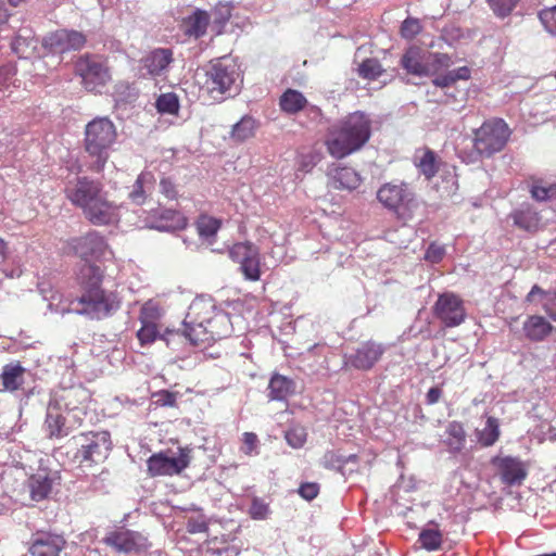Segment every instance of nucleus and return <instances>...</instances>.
Returning <instances> with one entry per match:
<instances>
[{"label": "nucleus", "mask_w": 556, "mask_h": 556, "mask_svg": "<svg viewBox=\"0 0 556 556\" xmlns=\"http://www.w3.org/2000/svg\"><path fill=\"white\" fill-rule=\"evenodd\" d=\"M344 459V470L346 473L351 475L353 472H358V456L356 454H351L349 456H343Z\"/></svg>", "instance_id": "obj_59"}, {"label": "nucleus", "mask_w": 556, "mask_h": 556, "mask_svg": "<svg viewBox=\"0 0 556 556\" xmlns=\"http://www.w3.org/2000/svg\"><path fill=\"white\" fill-rule=\"evenodd\" d=\"M432 83H433L434 86L441 87V88L450 87L453 84H455L454 78L452 77L450 72H447L444 75L437 76L432 80Z\"/></svg>", "instance_id": "obj_60"}, {"label": "nucleus", "mask_w": 556, "mask_h": 556, "mask_svg": "<svg viewBox=\"0 0 556 556\" xmlns=\"http://www.w3.org/2000/svg\"><path fill=\"white\" fill-rule=\"evenodd\" d=\"M377 200L404 224L415 219L421 207V202L406 182L383 184L377 191Z\"/></svg>", "instance_id": "obj_5"}, {"label": "nucleus", "mask_w": 556, "mask_h": 556, "mask_svg": "<svg viewBox=\"0 0 556 556\" xmlns=\"http://www.w3.org/2000/svg\"><path fill=\"white\" fill-rule=\"evenodd\" d=\"M429 525L434 526V528L422 529L419 533L418 541L426 551H438L442 546L443 534L434 521H430Z\"/></svg>", "instance_id": "obj_34"}, {"label": "nucleus", "mask_w": 556, "mask_h": 556, "mask_svg": "<svg viewBox=\"0 0 556 556\" xmlns=\"http://www.w3.org/2000/svg\"><path fill=\"white\" fill-rule=\"evenodd\" d=\"M420 30L421 26L417 18L407 17L401 25V35L406 39L414 38Z\"/></svg>", "instance_id": "obj_49"}, {"label": "nucleus", "mask_w": 556, "mask_h": 556, "mask_svg": "<svg viewBox=\"0 0 556 556\" xmlns=\"http://www.w3.org/2000/svg\"><path fill=\"white\" fill-rule=\"evenodd\" d=\"M382 72L383 70L381 64L376 59H366L361 63L358 67L359 76L369 80L378 78Z\"/></svg>", "instance_id": "obj_42"}, {"label": "nucleus", "mask_w": 556, "mask_h": 556, "mask_svg": "<svg viewBox=\"0 0 556 556\" xmlns=\"http://www.w3.org/2000/svg\"><path fill=\"white\" fill-rule=\"evenodd\" d=\"M103 543L117 553H132L147 549L150 544L148 539L139 532L126 528H116L106 533Z\"/></svg>", "instance_id": "obj_13"}, {"label": "nucleus", "mask_w": 556, "mask_h": 556, "mask_svg": "<svg viewBox=\"0 0 556 556\" xmlns=\"http://www.w3.org/2000/svg\"><path fill=\"white\" fill-rule=\"evenodd\" d=\"M182 333L193 345H198L210 340L204 327L200 328L194 324L188 323L186 319L184 321Z\"/></svg>", "instance_id": "obj_41"}, {"label": "nucleus", "mask_w": 556, "mask_h": 556, "mask_svg": "<svg viewBox=\"0 0 556 556\" xmlns=\"http://www.w3.org/2000/svg\"><path fill=\"white\" fill-rule=\"evenodd\" d=\"M156 336L157 328L155 324H144L137 332V338L142 345L152 343Z\"/></svg>", "instance_id": "obj_50"}, {"label": "nucleus", "mask_w": 556, "mask_h": 556, "mask_svg": "<svg viewBox=\"0 0 556 556\" xmlns=\"http://www.w3.org/2000/svg\"><path fill=\"white\" fill-rule=\"evenodd\" d=\"M256 127V121L250 115H244L232 126L229 137L233 142L242 143L254 136Z\"/></svg>", "instance_id": "obj_31"}, {"label": "nucleus", "mask_w": 556, "mask_h": 556, "mask_svg": "<svg viewBox=\"0 0 556 556\" xmlns=\"http://www.w3.org/2000/svg\"><path fill=\"white\" fill-rule=\"evenodd\" d=\"M16 75V66L8 63L0 66V91L10 86L12 78Z\"/></svg>", "instance_id": "obj_53"}, {"label": "nucleus", "mask_w": 556, "mask_h": 556, "mask_svg": "<svg viewBox=\"0 0 556 556\" xmlns=\"http://www.w3.org/2000/svg\"><path fill=\"white\" fill-rule=\"evenodd\" d=\"M432 314L445 328L458 327L467 318L464 300L454 292L439 294Z\"/></svg>", "instance_id": "obj_11"}, {"label": "nucleus", "mask_w": 556, "mask_h": 556, "mask_svg": "<svg viewBox=\"0 0 556 556\" xmlns=\"http://www.w3.org/2000/svg\"><path fill=\"white\" fill-rule=\"evenodd\" d=\"M146 178V174H140L134 184V189L129 193V198L136 204H142L144 202L146 195L143 190V181Z\"/></svg>", "instance_id": "obj_52"}, {"label": "nucleus", "mask_w": 556, "mask_h": 556, "mask_svg": "<svg viewBox=\"0 0 556 556\" xmlns=\"http://www.w3.org/2000/svg\"><path fill=\"white\" fill-rule=\"evenodd\" d=\"M73 439L78 445L74 462L84 470L103 464L113 446L111 433L106 430L81 432Z\"/></svg>", "instance_id": "obj_6"}, {"label": "nucleus", "mask_w": 556, "mask_h": 556, "mask_svg": "<svg viewBox=\"0 0 556 556\" xmlns=\"http://www.w3.org/2000/svg\"><path fill=\"white\" fill-rule=\"evenodd\" d=\"M64 546L63 536L41 531L33 535L28 551L31 556H60Z\"/></svg>", "instance_id": "obj_18"}, {"label": "nucleus", "mask_w": 556, "mask_h": 556, "mask_svg": "<svg viewBox=\"0 0 556 556\" xmlns=\"http://www.w3.org/2000/svg\"><path fill=\"white\" fill-rule=\"evenodd\" d=\"M160 190L169 200H176L178 197L176 186L169 177H163L161 179Z\"/></svg>", "instance_id": "obj_55"}, {"label": "nucleus", "mask_w": 556, "mask_h": 556, "mask_svg": "<svg viewBox=\"0 0 556 556\" xmlns=\"http://www.w3.org/2000/svg\"><path fill=\"white\" fill-rule=\"evenodd\" d=\"M77 71L83 79V84L88 91H98L110 79L108 68L92 59H81L77 63Z\"/></svg>", "instance_id": "obj_17"}, {"label": "nucleus", "mask_w": 556, "mask_h": 556, "mask_svg": "<svg viewBox=\"0 0 556 556\" xmlns=\"http://www.w3.org/2000/svg\"><path fill=\"white\" fill-rule=\"evenodd\" d=\"M260 440L254 432H244L242 434L241 452L247 456L258 454Z\"/></svg>", "instance_id": "obj_48"}, {"label": "nucleus", "mask_w": 556, "mask_h": 556, "mask_svg": "<svg viewBox=\"0 0 556 556\" xmlns=\"http://www.w3.org/2000/svg\"><path fill=\"white\" fill-rule=\"evenodd\" d=\"M285 437L290 446L293 448H300L307 440V432L304 427L294 426L287 430Z\"/></svg>", "instance_id": "obj_44"}, {"label": "nucleus", "mask_w": 556, "mask_h": 556, "mask_svg": "<svg viewBox=\"0 0 556 556\" xmlns=\"http://www.w3.org/2000/svg\"><path fill=\"white\" fill-rule=\"evenodd\" d=\"M444 253L443 245H429L425 253V260L432 264L439 263L444 256Z\"/></svg>", "instance_id": "obj_57"}, {"label": "nucleus", "mask_w": 556, "mask_h": 556, "mask_svg": "<svg viewBox=\"0 0 556 556\" xmlns=\"http://www.w3.org/2000/svg\"><path fill=\"white\" fill-rule=\"evenodd\" d=\"M510 136L507 124L503 119L484 122L475 130V150L484 157H490L504 149Z\"/></svg>", "instance_id": "obj_8"}, {"label": "nucleus", "mask_w": 556, "mask_h": 556, "mask_svg": "<svg viewBox=\"0 0 556 556\" xmlns=\"http://www.w3.org/2000/svg\"><path fill=\"white\" fill-rule=\"evenodd\" d=\"M522 330L528 340L541 342L551 334L553 326L543 316L531 315L523 323Z\"/></svg>", "instance_id": "obj_22"}, {"label": "nucleus", "mask_w": 556, "mask_h": 556, "mask_svg": "<svg viewBox=\"0 0 556 556\" xmlns=\"http://www.w3.org/2000/svg\"><path fill=\"white\" fill-rule=\"evenodd\" d=\"M433 59V64H438L439 66H448L450 58L447 54L435 53Z\"/></svg>", "instance_id": "obj_63"}, {"label": "nucleus", "mask_w": 556, "mask_h": 556, "mask_svg": "<svg viewBox=\"0 0 556 556\" xmlns=\"http://www.w3.org/2000/svg\"><path fill=\"white\" fill-rule=\"evenodd\" d=\"M329 176L332 180V187L338 190H355L359 187L362 178L359 174L352 167L337 166L329 170Z\"/></svg>", "instance_id": "obj_21"}, {"label": "nucleus", "mask_w": 556, "mask_h": 556, "mask_svg": "<svg viewBox=\"0 0 556 556\" xmlns=\"http://www.w3.org/2000/svg\"><path fill=\"white\" fill-rule=\"evenodd\" d=\"M173 61V53L169 49H155L141 60L142 75L159 76Z\"/></svg>", "instance_id": "obj_20"}, {"label": "nucleus", "mask_w": 556, "mask_h": 556, "mask_svg": "<svg viewBox=\"0 0 556 556\" xmlns=\"http://www.w3.org/2000/svg\"><path fill=\"white\" fill-rule=\"evenodd\" d=\"M155 106L161 114H177L179 110V99L174 92L161 94L156 99Z\"/></svg>", "instance_id": "obj_40"}, {"label": "nucleus", "mask_w": 556, "mask_h": 556, "mask_svg": "<svg viewBox=\"0 0 556 556\" xmlns=\"http://www.w3.org/2000/svg\"><path fill=\"white\" fill-rule=\"evenodd\" d=\"M231 16V10L228 5L219 4L214 10V22L220 26L225 25Z\"/></svg>", "instance_id": "obj_58"}, {"label": "nucleus", "mask_w": 556, "mask_h": 556, "mask_svg": "<svg viewBox=\"0 0 556 556\" xmlns=\"http://www.w3.org/2000/svg\"><path fill=\"white\" fill-rule=\"evenodd\" d=\"M210 22L208 14L203 10H195L187 20L188 34L199 38L202 37L207 29Z\"/></svg>", "instance_id": "obj_37"}, {"label": "nucleus", "mask_w": 556, "mask_h": 556, "mask_svg": "<svg viewBox=\"0 0 556 556\" xmlns=\"http://www.w3.org/2000/svg\"><path fill=\"white\" fill-rule=\"evenodd\" d=\"M188 218L176 210H163L159 218L151 224V228L160 231H177L185 229Z\"/></svg>", "instance_id": "obj_24"}, {"label": "nucleus", "mask_w": 556, "mask_h": 556, "mask_svg": "<svg viewBox=\"0 0 556 556\" xmlns=\"http://www.w3.org/2000/svg\"><path fill=\"white\" fill-rule=\"evenodd\" d=\"M467 441L465 428L459 421H451L446 426L444 443L451 453L460 452Z\"/></svg>", "instance_id": "obj_27"}, {"label": "nucleus", "mask_w": 556, "mask_h": 556, "mask_svg": "<svg viewBox=\"0 0 556 556\" xmlns=\"http://www.w3.org/2000/svg\"><path fill=\"white\" fill-rule=\"evenodd\" d=\"M204 86L214 98L233 96L240 90V73L238 66L226 56L211 60L204 67Z\"/></svg>", "instance_id": "obj_7"}, {"label": "nucleus", "mask_w": 556, "mask_h": 556, "mask_svg": "<svg viewBox=\"0 0 556 556\" xmlns=\"http://www.w3.org/2000/svg\"><path fill=\"white\" fill-rule=\"evenodd\" d=\"M540 295L543 299L542 307L545 311V313L556 321V291L551 293L547 291H544L542 288H540L538 285H534L530 292L526 296L527 302H534L535 296Z\"/></svg>", "instance_id": "obj_33"}, {"label": "nucleus", "mask_w": 556, "mask_h": 556, "mask_svg": "<svg viewBox=\"0 0 556 556\" xmlns=\"http://www.w3.org/2000/svg\"><path fill=\"white\" fill-rule=\"evenodd\" d=\"M384 354V346L372 340L359 344L355 352L346 357L345 365L357 370H370Z\"/></svg>", "instance_id": "obj_16"}, {"label": "nucleus", "mask_w": 556, "mask_h": 556, "mask_svg": "<svg viewBox=\"0 0 556 556\" xmlns=\"http://www.w3.org/2000/svg\"><path fill=\"white\" fill-rule=\"evenodd\" d=\"M117 138L116 128L108 117H97L85 127L84 164L92 173H101Z\"/></svg>", "instance_id": "obj_4"}, {"label": "nucleus", "mask_w": 556, "mask_h": 556, "mask_svg": "<svg viewBox=\"0 0 556 556\" xmlns=\"http://www.w3.org/2000/svg\"><path fill=\"white\" fill-rule=\"evenodd\" d=\"M83 425V419L62 410L56 401L48 404L42 430L48 440L55 441L68 437Z\"/></svg>", "instance_id": "obj_9"}, {"label": "nucleus", "mask_w": 556, "mask_h": 556, "mask_svg": "<svg viewBox=\"0 0 556 556\" xmlns=\"http://www.w3.org/2000/svg\"><path fill=\"white\" fill-rule=\"evenodd\" d=\"M229 317L223 311H216V313L205 323L203 327L210 338V340H219L225 338L229 332Z\"/></svg>", "instance_id": "obj_28"}, {"label": "nucleus", "mask_w": 556, "mask_h": 556, "mask_svg": "<svg viewBox=\"0 0 556 556\" xmlns=\"http://www.w3.org/2000/svg\"><path fill=\"white\" fill-rule=\"evenodd\" d=\"M491 465L496 468L503 484L521 485L528 477V465L516 456H494Z\"/></svg>", "instance_id": "obj_14"}, {"label": "nucleus", "mask_w": 556, "mask_h": 556, "mask_svg": "<svg viewBox=\"0 0 556 556\" xmlns=\"http://www.w3.org/2000/svg\"><path fill=\"white\" fill-rule=\"evenodd\" d=\"M401 65L408 74L416 76H429L434 72L431 64L425 60L422 51L417 47L406 50L401 59Z\"/></svg>", "instance_id": "obj_19"}, {"label": "nucleus", "mask_w": 556, "mask_h": 556, "mask_svg": "<svg viewBox=\"0 0 556 556\" xmlns=\"http://www.w3.org/2000/svg\"><path fill=\"white\" fill-rule=\"evenodd\" d=\"M229 256L239 265V269L247 280H260L261 256L255 245H231Z\"/></svg>", "instance_id": "obj_15"}, {"label": "nucleus", "mask_w": 556, "mask_h": 556, "mask_svg": "<svg viewBox=\"0 0 556 556\" xmlns=\"http://www.w3.org/2000/svg\"><path fill=\"white\" fill-rule=\"evenodd\" d=\"M520 0H486L493 13L497 17H506L515 9Z\"/></svg>", "instance_id": "obj_46"}, {"label": "nucleus", "mask_w": 556, "mask_h": 556, "mask_svg": "<svg viewBox=\"0 0 556 556\" xmlns=\"http://www.w3.org/2000/svg\"><path fill=\"white\" fill-rule=\"evenodd\" d=\"M37 40L31 29L22 28L12 41V49L15 53L23 55L28 49H35Z\"/></svg>", "instance_id": "obj_38"}, {"label": "nucleus", "mask_w": 556, "mask_h": 556, "mask_svg": "<svg viewBox=\"0 0 556 556\" xmlns=\"http://www.w3.org/2000/svg\"><path fill=\"white\" fill-rule=\"evenodd\" d=\"M415 163L427 179H431L438 172L437 154L428 148L419 159L415 157Z\"/></svg>", "instance_id": "obj_39"}, {"label": "nucleus", "mask_w": 556, "mask_h": 556, "mask_svg": "<svg viewBox=\"0 0 556 556\" xmlns=\"http://www.w3.org/2000/svg\"><path fill=\"white\" fill-rule=\"evenodd\" d=\"M208 525L203 517L189 518L187 521V531L191 534L207 532Z\"/></svg>", "instance_id": "obj_54"}, {"label": "nucleus", "mask_w": 556, "mask_h": 556, "mask_svg": "<svg viewBox=\"0 0 556 556\" xmlns=\"http://www.w3.org/2000/svg\"><path fill=\"white\" fill-rule=\"evenodd\" d=\"M109 245H76L75 253L81 264L76 273V281L81 294L72 300L73 311L91 319H103L121 307V299L115 291L102 288L104 269L102 260L112 255Z\"/></svg>", "instance_id": "obj_1"}, {"label": "nucleus", "mask_w": 556, "mask_h": 556, "mask_svg": "<svg viewBox=\"0 0 556 556\" xmlns=\"http://www.w3.org/2000/svg\"><path fill=\"white\" fill-rule=\"evenodd\" d=\"M154 396L156 397L155 404L159 406H169V407L176 406L177 397H176V393H174V392L163 390V391L157 392Z\"/></svg>", "instance_id": "obj_56"}, {"label": "nucleus", "mask_w": 556, "mask_h": 556, "mask_svg": "<svg viewBox=\"0 0 556 556\" xmlns=\"http://www.w3.org/2000/svg\"><path fill=\"white\" fill-rule=\"evenodd\" d=\"M25 369L21 365H8L4 367L1 379L4 390L14 392L23 384Z\"/></svg>", "instance_id": "obj_35"}, {"label": "nucleus", "mask_w": 556, "mask_h": 556, "mask_svg": "<svg viewBox=\"0 0 556 556\" xmlns=\"http://www.w3.org/2000/svg\"><path fill=\"white\" fill-rule=\"evenodd\" d=\"M531 195L538 201H547L556 198V184L543 186L539 182L533 184L531 188Z\"/></svg>", "instance_id": "obj_47"}, {"label": "nucleus", "mask_w": 556, "mask_h": 556, "mask_svg": "<svg viewBox=\"0 0 556 556\" xmlns=\"http://www.w3.org/2000/svg\"><path fill=\"white\" fill-rule=\"evenodd\" d=\"M514 224L528 232H534L539 229L540 218L529 204L522 205L521 208L511 214Z\"/></svg>", "instance_id": "obj_30"}, {"label": "nucleus", "mask_w": 556, "mask_h": 556, "mask_svg": "<svg viewBox=\"0 0 556 556\" xmlns=\"http://www.w3.org/2000/svg\"><path fill=\"white\" fill-rule=\"evenodd\" d=\"M191 462V448L178 447L177 456H169L168 452L152 454L147 460V471L152 478L161 476L180 475L189 467Z\"/></svg>", "instance_id": "obj_10"}, {"label": "nucleus", "mask_w": 556, "mask_h": 556, "mask_svg": "<svg viewBox=\"0 0 556 556\" xmlns=\"http://www.w3.org/2000/svg\"><path fill=\"white\" fill-rule=\"evenodd\" d=\"M86 42L87 38L81 31L61 28L49 33L42 39V47L52 54H63L71 51H79L85 47Z\"/></svg>", "instance_id": "obj_12"}, {"label": "nucleus", "mask_w": 556, "mask_h": 556, "mask_svg": "<svg viewBox=\"0 0 556 556\" xmlns=\"http://www.w3.org/2000/svg\"><path fill=\"white\" fill-rule=\"evenodd\" d=\"M74 176L64 182V193L71 203L83 210L85 217L93 225H109L118 219L117 206L108 200L103 185L87 176H79L81 165H73Z\"/></svg>", "instance_id": "obj_2"}, {"label": "nucleus", "mask_w": 556, "mask_h": 556, "mask_svg": "<svg viewBox=\"0 0 556 556\" xmlns=\"http://www.w3.org/2000/svg\"><path fill=\"white\" fill-rule=\"evenodd\" d=\"M452 77L454 78V81L457 80H467L470 78V70L467 66H462L456 70L450 71Z\"/></svg>", "instance_id": "obj_62"}, {"label": "nucleus", "mask_w": 556, "mask_h": 556, "mask_svg": "<svg viewBox=\"0 0 556 556\" xmlns=\"http://www.w3.org/2000/svg\"><path fill=\"white\" fill-rule=\"evenodd\" d=\"M194 226L201 240L212 242L222 227V220L207 214H200Z\"/></svg>", "instance_id": "obj_29"}, {"label": "nucleus", "mask_w": 556, "mask_h": 556, "mask_svg": "<svg viewBox=\"0 0 556 556\" xmlns=\"http://www.w3.org/2000/svg\"><path fill=\"white\" fill-rule=\"evenodd\" d=\"M538 16L545 30L556 36V4L540 10Z\"/></svg>", "instance_id": "obj_43"}, {"label": "nucleus", "mask_w": 556, "mask_h": 556, "mask_svg": "<svg viewBox=\"0 0 556 556\" xmlns=\"http://www.w3.org/2000/svg\"><path fill=\"white\" fill-rule=\"evenodd\" d=\"M215 305L205 299H195L191 302L188 313L186 315V320L190 324H194L198 327H203L215 313Z\"/></svg>", "instance_id": "obj_25"}, {"label": "nucleus", "mask_w": 556, "mask_h": 556, "mask_svg": "<svg viewBox=\"0 0 556 556\" xmlns=\"http://www.w3.org/2000/svg\"><path fill=\"white\" fill-rule=\"evenodd\" d=\"M321 465L327 469H336L342 475H346L343 456L336 451H327L321 458Z\"/></svg>", "instance_id": "obj_45"}, {"label": "nucleus", "mask_w": 556, "mask_h": 556, "mask_svg": "<svg viewBox=\"0 0 556 556\" xmlns=\"http://www.w3.org/2000/svg\"><path fill=\"white\" fill-rule=\"evenodd\" d=\"M279 104L283 112L294 114L306 106L307 100L302 92L294 89H288L280 97Z\"/></svg>", "instance_id": "obj_32"}, {"label": "nucleus", "mask_w": 556, "mask_h": 556, "mask_svg": "<svg viewBox=\"0 0 556 556\" xmlns=\"http://www.w3.org/2000/svg\"><path fill=\"white\" fill-rule=\"evenodd\" d=\"M500 424L497 418L490 416L486 418L485 426L482 430L478 431V442L483 447L492 446L500 439Z\"/></svg>", "instance_id": "obj_36"}, {"label": "nucleus", "mask_w": 556, "mask_h": 556, "mask_svg": "<svg viewBox=\"0 0 556 556\" xmlns=\"http://www.w3.org/2000/svg\"><path fill=\"white\" fill-rule=\"evenodd\" d=\"M370 135L369 117L361 111L351 113L329 131L326 141L328 152L336 159H342L365 146Z\"/></svg>", "instance_id": "obj_3"}, {"label": "nucleus", "mask_w": 556, "mask_h": 556, "mask_svg": "<svg viewBox=\"0 0 556 556\" xmlns=\"http://www.w3.org/2000/svg\"><path fill=\"white\" fill-rule=\"evenodd\" d=\"M442 396V390L438 387H432L428 390L426 394V403L428 405H433L440 401Z\"/></svg>", "instance_id": "obj_61"}, {"label": "nucleus", "mask_w": 556, "mask_h": 556, "mask_svg": "<svg viewBox=\"0 0 556 556\" xmlns=\"http://www.w3.org/2000/svg\"><path fill=\"white\" fill-rule=\"evenodd\" d=\"M53 479L46 470H39L27 480L30 498L40 502L49 496L52 491Z\"/></svg>", "instance_id": "obj_23"}, {"label": "nucleus", "mask_w": 556, "mask_h": 556, "mask_svg": "<svg viewBox=\"0 0 556 556\" xmlns=\"http://www.w3.org/2000/svg\"><path fill=\"white\" fill-rule=\"evenodd\" d=\"M86 243L94 244V243H104V242H103V238L98 236L97 232H90L86 237Z\"/></svg>", "instance_id": "obj_64"}, {"label": "nucleus", "mask_w": 556, "mask_h": 556, "mask_svg": "<svg viewBox=\"0 0 556 556\" xmlns=\"http://www.w3.org/2000/svg\"><path fill=\"white\" fill-rule=\"evenodd\" d=\"M320 486L317 482H303L298 489L299 495L305 501H313L319 494Z\"/></svg>", "instance_id": "obj_51"}, {"label": "nucleus", "mask_w": 556, "mask_h": 556, "mask_svg": "<svg viewBox=\"0 0 556 556\" xmlns=\"http://www.w3.org/2000/svg\"><path fill=\"white\" fill-rule=\"evenodd\" d=\"M295 391V382L283 375L274 374L268 383V399L270 401H287Z\"/></svg>", "instance_id": "obj_26"}]
</instances>
